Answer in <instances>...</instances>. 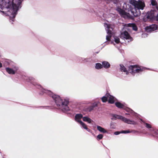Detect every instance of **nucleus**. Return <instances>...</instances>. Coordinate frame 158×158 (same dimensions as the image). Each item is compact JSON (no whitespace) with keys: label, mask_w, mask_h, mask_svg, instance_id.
Returning <instances> with one entry per match:
<instances>
[{"label":"nucleus","mask_w":158,"mask_h":158,"mask_svg":"<svg viewBox=\"0 0 158 158\" xmlns=\"http://www.w3.org/2000/svg\"><path fill=\"white\" fill-rule=\"evenodd\" d=\"M45 93L48 94L50 97L52 98L54 100L57 107L61 110L63 112H66L69 110L70 109L68 106L69 101L65 99H63L57 95L53 94L51 91L44 90Z\"/></svg>","instance_id":"1"},{"label":"nucleus","mask_w":158,"mask_h":158,"mask_svg":"<svg viewBox=\"0 0 158 158\" xmlns=\"http://www.w3.org/2000/svg\"><path fill=\"white\" fill-rule=\"evenodd\" d=\"M11 2L10 0H0V8L4 10L3 11L0 10V13L3 15L9 16L10 22H12L10 20V16H12L11 11L13 10L12 8H11Z\"/></svg>","instance_id":"2"},{"label":"nucleus","mask_w":158,"mask_h":158,"mask_svg":"<svg viewBox=\"0 0 158 158\" xmlns=\"http://www.w3.org/2000/svg\"><path fill=\"white\" fill-rule=\"evenodd\" d=\"M130 3L134 6V8L132 10V13L135 17L140 14V10H143L145 6V4L142 0H139L138 1L135 0H131Z\"/></svg>","instance_id":"3"},{"label":"nucleus","mask_w":158,"mask_h":158,"mask_svg":"<svg viewBox=\"0 0 158 158\" xmlns=\"http://www.w3.org/2000/svg\"><path fill=\"white\" fill-rule=\"evenodd\" d=\"M21 0H12L11 2V7L13 10L11 11L12 13V16H10V20L13 22L15 20V18L17 14L18 10L21 7Z\"/></svg>","instance_id":"4"},{"label":"nucleus","mask_w":158,"mask_h":158,"mask_svg":"<svg viewBox=\"0 0 158 158\" xmlns=\"http://www.w3.org/2000/svg\"><path fill=\"white\" fill-rule=\"evenodd\" d=\"M21 78L23 79L24 80L26 81L27 82H30L34 85L35 86L36 88L40 89L42 92L45 93L44 91H45L44 90L46 89H44L40 84H39L36 82L35 79L34 77H27L25 75H22L21 76Z\"/></svg>","instance_id":"5"},{"label":"nucleus","mask_w":158,"mask_h":158,"mask_svg":"<svg viewBox=\"0 0 158 158\" xmlns=\"http://www.w3.org/2000/svg\"><path fill=\"white\" fill-rule=\"evenodd\" d=\"M112 116L113 118L112 119L115 120L116 118H117L121 119L124 123L127 124H132L133 125H135L136 124V123L134 121L131 120L129 119H127L121 115L114 114H113Z\"/></svg>","instance_id":"6"},{"label":"nucleus","mask_w":158,"mask_h":158,"mask_svg":"<svg viewBox=\"0 0 158 158\" xmlns=\"http://www.w3.org/2000/svg\"><path fill=\"white\" fill-rule=\"evenodd\" d=\"M128 70L130 73L135 75L136 73H140L143 70L142 68L139 66L134 65L129 66Z\"/></svg>","instance_id":"7"},{"label":"nucleus","mask_w":158,"mask_h":158,"mask_svg":"<svg viewBox=\"0 0 158 158\" xmlns=\"http://www.w3.org/2000/svg\"><path fill=\"white\" fill-rule=\"evenodd\" d=\"M83 118V115L82 114H77L75 116V120L82 127L89 131V130L87 127L86 125L81 121V118Z\"/></svg>","instance_id":"8"},{"label":"nucleus","mask_w":158,"mask_h":158,"mask_svg":"<svg viewBox=\"0 0 158 158\" xmlns=\"http://www.w3.org/2000/svg\"><path fill=\"white\" fill-rule=\"evenodd\" d=\"M104 26L105 27L106 30L107 34L106 36V39L107 41H109L112 36V29L110 27V25L107 23H105Z\"/></svg>","instance_id":"9"},{"label":"nucleus","mask_w":158,"mask_h":158,"mask_svg":"<svg viewBox=\"0 0 158 158\" xmlns=\"http://www.w3.org/2000/svg\"><path fill=\"white\" fill-rule=\"evenodd\" d=\"M6 71L10 74H15L19 69V68L16 66H13L12 68L7 67L6 69Z\"/></svg>","instance_id":"10"},{"label":"nucleus","mask_w":158,"mask_h":158,"mask_svg":"<svg viewBox=\"0 0 158 158\" xmlns=\"http://www.w3.org/2000/svg\"><path fill=\"white\" fill-rule=\"evenodd\" d=\"M120 37L122 39L130 40V41L133 40L132 38L130 36L129 33L126 31L121 32Z\"/></svg>","instance_id":"11"},{"label":"nucleus","mask_w":158,"mask_h":158,"mask_svg":"<svg viewBox=\"0 0 158 158\" xmlns=\"http://www.w3.org/2000/svg\"><path fill=\"white\" fill-rule=\"evenodd\" d=\"M156 11L154 10H151L150 12H148V13L147 18L148 19H154L155 18V15L156 14Z\"/></svg>","instance_id":"12"},{"label":"nucleus","mask_w":158,"mask_h":158,"mask_svg":"<svg viewBox=\"0 0 158 158\" xmlns=\"http://www.w3.org/2000/svg\"><path fill=\"white\" fill-rule=\"evenodd\" d=\"M148 27V31H153L157 29V26L155 24H152Z\"/></svg>","instance_id":"13"},{"label":"nucleus","mask_w":158,"mask_h":158,"mask_svg":"<svg viewBox=\"0 0 158 158\" xmlns=\"http://www.w3.org/2000/svg\"><path fill=\"white\" fill-rule=\"evenodd\" d=\"M108 97L109 102L111 104L114 103V102L115 98L109 94H108Z\"/></svg>","instance_id":"14"},{"label":"nucleus","mask_w":158,"mask_h":158,"mask_svg":"<svg viewBox=\"0 0 158 158\" xmlns=\"http://www.w3.org/2000/svg\"><path fill=\"white\" fill-rule=\"evenodd\" d=\"M102 67H103L105 69H108L110 67V63L106 61H103L102 63Z\"/></svg>","instance_id":"15"},{"label":"nucleus","mask_w":158,"mask_h":158,"mask_svg":"<svg viewBox=\"0 0 158 158\" xmlns=\"http://www.w3.org/2000/svg\"><path fill=\"white\" fill-rule=\"evenodd\" d=\"M97 128L98 130L101 132L103 133H107L106 131L104 128L100 126H97Z\"/></svg>","instance_id":"16"},{"label":"nucleus","mask_w":158,"mask_h":158,"mask_svg":"<svg viewBox=\"0 0 158 158\" xmlns=\"http://www.w3.org/2000/svg\"><path fill=\"white\" fill-rule=\"evenodd\" d=\"M116 10L119 13V14L121 16H123V15H125V11L120 8H117L116 9Z\"/></svg>","instance_id":"17"},{"label":"nucleus","mask_w":158,"mask_h":158,"mask_svg":"<svg viewBox=\"0 0 158 158\" xmlns=\"http://www.w3.org/2000/svg\"><path fill=\"white\" fill-rule=\"evenodd\" d=\"M128 25L129 27H132L133 29L135 31H137V30L138 28L137 27L136 25L134 23H129L128 24Z\"/></svg>","instance_id":"18"},{"label":"nucleus","mask_w":158,"mask_h":158,"mask_svg":"<svg viewBox=\"0 0 158 158\" xmlns=\"http://www.w3.org/2000/svg\"><path fill=\"white\" fill-rule=\"evenodd\" d=\"M120 70L121 71L126 73L127 75L128 74L129 72L127 71L123 65L120 64Z\"/></svg>","instance_id":"19"},{"label":"nucleus","mask_w":158,"mask_h":158,"mask_svg":"<svg viewBox=\"0 0 158 158\" xmlns=\"http://www.w3.org/2000/svg\"><path fill=\"white\" fill-rule=\"evenodd\" d=\"M83 120L85 122H86L89 123H91L92 120L88 117L85 116L83 117Z\"/></svg>","instance_id":"20"},{"label":"nucleus","mask_w":158,"mask_h":158,"mask_svg":"<svg viewBox=\"0 0 158 158\" xmlns=\"http://www.w3.org/2000/svg\"><path fill=\"white\" fill-rule=\"evenodd\" d=\"M116 106L118 108H124V105L119 102H116L115 103Z\"/></svg>","instance_id":"21"},{"label":"nucleus","mask_w":158,"mask_h":158,"mask_svg":"<svg viewBox=\"0 0 158 158\" xmlns=\"http://www.w3.org/2000/svg\"><path fill=\"white\" fill-rule=\"evenodd\" d=\"M95 68L97 69H99L102 68V64L100 63H97L95 64Z\"/></svg>","instance_id":"22"},{"label":"nucleus","mask_w":158,"mask_h":158,"mask_svg":"<svg viewBox=\"0 0 158 158\" xmlns=\"http://www.w3.org/2000/svg\"><path fill=\"white\" fill-rule=\"evenodd\" d=\"M108 94H106L105 96H103L102 98V102H106L108 100Z\"/></svg>","instance_id":"23"},{"label":"nucleus","mask_w":158,"mask_h":158,"mask_svg":"<svg viewBox=\"0 0 158 158\" xmlns=\"http://www.w3.org/2000/svg\"><path fill=\"white\" fill-rule=\"evenodd\" d=\"M125 110L127 112H129L131 114L135 115V114H136L135 112H134L132 110L129 108H127Z\"/></svg>","instance_id":"24"},{"label":"nucleus","mask_w":158,"mask_h":158,"mask_svg":"<svg viewBox=\"0 0 158 158\" xmlns=\"http://www.w3.org/2000/svg\"><path fill=\"white\" fill-rule=\"evenodd\" d=\"M144 123V125H145V127L148 128H152V127L150 124H149L147 123H146L144 121H143V120H141Z\"/></svg>","instance_id":"25"},{"label":"nucleus","mask_w":158,"mask_h":158,"mask_svg":"<svg viewBox=\"0 0 158 158\" xmlns=\"http://www.w3.org/2000/svg\"><path fill=\"white\" fill-rule=\"evenodd\" d=\"M151 3L152 6H154V8L156 7V6L157 5V3L155 0H152Z\"/></svg>","instance_id":"26"},{"label":"nucleus","mask_w":158,"mask_h":158,"mask_svg":"<svg viewBox=\"0 0 158 158\" xmlns=\"http://www.w3.org/2000/svg\"><path fill=\"white\" fill-rule=\"evenodd\" d=\"M99 103V102H95L93 103L91 106L93 107V108L94 109V108L97 107L98 106V104Z\"/></svg>","instance_id":"27"},{"label":"nucleus","mask_w":158,"mask_h":158,"mask_svg":"<svg viewBox=\"0 0 158 158\" xmlns=\"http://www.w3.org/2000/svg\"><path fill=\"white\" fill-rule=\"evenodd\" d=\"M103 137V135L102 134H99L97 136V139L98 140L102 139Z\"/></svg>","instance_id":"28"},{"label":"nucleus","mask_w":158,"mask_h":158,"mask_svg":"<svg viewBox=\"0 0 158 158\" xmlns=\"http://www.w3.org/2000/svg\"><path fill=\"white\" fill-rule=\"evenodd\" d=\"M114 41L117 44H118L119 43V39L118 37H115L114 38Z\"/></svg>","instance_id":"29"},{"label":"nucleus","mask_w":158,"mask_h":158,"mask_svg":"<svg viewBox=\"0 0 158 158\" xmlns=\"http://www.w3.org/2000/svg\"><path fill=\"white\" fill-rule=\"evenodd\" d=\"M82 60L84 61V63L88 62L90 61V59L89 58H82L81 59Z\"/></svg>","instance_id":"30"},{"label":"nucleus","mask_w":158,"mask_h":158,"mask_svg":"<svg viewBox=\"0 0 158 158\" xmlns=\"http://www.w3.org/2000/svg\"><path fill=\"white\" fill-rule=\"evenodd\" d=\"M110 128L112 129H115V126L114 123H111L110 125Z\"/></svg>","instance_id":"31"},{"label":"nucleus","mask_w":158,"mask_h":158,"mask_svg":"<svg viewBox=\"0 0 158 158\" xmlns=\"http://www.w3.org/2000/svg\"><path fill=\"white\" fill-rule=\"evenodd\" d=\"M131 132L129 130L122 131H121V133L127 134L131 133Z\"/></svg>","instance_id":"32"},{"label":"nucleus","mask_w":158,"mask_h":158,"mask_svg":"<svg viewBox=\"0 0 158 158\" xmlns=\"http://www.w3.org/2000/svg\"><path fill=\"white\" fill-rule=\"evenodd\" d=\"M94 109L91 106L87 108V110L89 112H90L93 110Z\"/></svg>","instance_id":"33"},{"label":"nucleus","mask_w":158,"mask_h":158,"mask_svg":"<svg viewBox=\"0 0 158 158\" xmlns=\"http://www.w3.org/2000/svg\"><path fill=\"white\" fill-rule=\"evenodd\" d=\"M120 0H112L111 2H113L114 4L117 3L118 2H120Z\"/></svg>","instance_id":"34"},{"label":"nucleus","mask_w":158,"mask_h":158,"mask_svg":"<svg viewBox=\"0 0 158 158\" xmlns=\"http://www.w3.org/2000/svg\"><path fill=\"white\" fill-rule=\"evenodd\" d=\"M148 34L146 33H143L141 35V37L142 38H145L148 36Z\"/></svg>","instance_id":"35"},{"label":"nucleus","mask_w":158,"mask_h":158,"mask_svg":"<svg viewBox=\"0 0 158 158\" xmlns=\"http://www.w3.org/2000/svg\"><path fill=\"white\" fill-rule=\"evenodd\" d=\"M155 15H156V14ZM154 19H155L156 21H158V14H157L156 15H155V18H154Z\"/></svg>","instance_id":"36"},{"label":"nucleus","mask_w":158,"mask_h":158,"mask_svg":"<svg viewBox=\"0 0 158 158\" xmlns=\"http://www.w3.org/2000/svg\"><path fill=\"white\" fill-rule=\"evenodd\" d=\"M120 133H121V131L120 132H119V131H116L115 132H114V134L115 135H119V134Z\"/></svg>","instance_id":"37"},{"label":"nucleus","mask_w":158,"mask_h":158,"mask_svg":"<svg viewBox=\"0 0 158 158\" xmlns=\"http://www.w3.org/2000/svg\"><path fill=\"white\" fill-rule=\"evenodd\" d=\"M155 8H156V10H158V5L156 6Z\"/></svg>","instance_id":"38"},{"label":"nucleus","mask_w":158,"mask_h":158,"mask_svg":"<svg viewBox=\"0 0 158 158\" xmlns=\"http://www.w3.org/2000/svg\"><path fill=\"white\" fill-rule=\"evenodd\" d=\"M2 67V63L0 62V68H1Z\"/></svg>","instance_id":"39"},{"label":"nucleus","mask_w":158,"mask_h":158,"mask_svg":"<svg viewBox=\"0 0 158 158\" xmlns=\"http://www.w3.org/2000/svg\"><path fill=\"white\" fill-rule=\"evenodd\" d=\"M154 131V130L153 129L152 130L150 129L149 130V131Z\"/></svg>","instance_id":"40"},{"label":"nucleus","mask_w":158,"mask_h":158,"mask_svg":"<svg viewBox=\"0 0 158 158\" xmlns=\"http://www.w3.org/2000/svg\"><path fill=\"white\" fill-rule=\"evenodd\" d=\"M43 108H46V107H43Z\"/></svg>","instance_id":"41"},{"label":"nucleus","mask_w":158,"mask_h":158,"mask_svg":"<svg viewBox=\"0 0 158 158\" xmlns=\"http://www.w3.org/2000/svg\"><path fill=\"white\" fill-rule=\"evenodd\" d=\"M126 114H128L126 113Z\"/></svg>","instance_id":"42"}]
</instances>
